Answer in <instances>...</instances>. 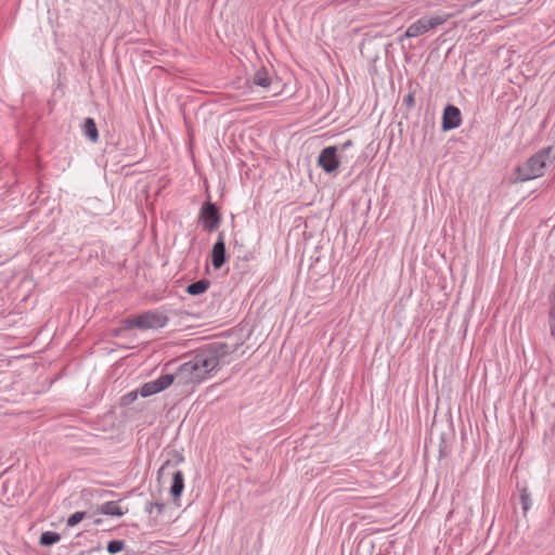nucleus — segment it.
I'll return each mask as SVG.
<instances>
[{"label": "nucleus", "mask_w": 555, "mask_h": 555, "mask_svg": "<svg viewBox=\"0 0 555 555\" xmlns=\"http://www.w3.org/2000/svg\"><path fill=\"white\" fill-rule=\"evenodd\" d=\"M101 514L108 515V516H122L126 512L121 509L118 502L116 501H109L103 503L99 508Z\"/></svg>", "instance_id": "12"}, {"label": "nucleus", "mask_w": 555, "mask_h": 555, "mask_svg": "<svg viewBox=\"0 0 555 555\" xmlns=\"http://www.w3.org/2000/svg\"><path fill=\"white\" fill-rule=\"evenodd\" d=\"M171 377L164 374L154 380L143 384L139 389V393L143 398L156 395L171 386Z\"/></svg>", "instance_id": "7"}, {"label": "nucleus", "mask_w": 555, "mask_h": 555, "mask_svg": "<svg viewBox=\"0 0 555 555\" xmlns=\"http://www.w3.org/2000/svg\"><path fill=\"white\" fill-rule=\"evenodd\" d=\"M184 489V477L181 470H176L172 474V483L170 487V493L175 500L179 499Z\"/></svg>", "instance_id": "11"}, {"label": "nucleus", "mask_w": 555, "mask_h": 555, "mask_svg": "<svg viewBox=\"0 0 555 555\" xmlns=\"http://www.w3.org/2000/svg\"><path fill=\"white\" fill-rule=\"evenodd\" d=\"M87 513L86 512H76L72 514L67 519V526L74 527L77 524H79L83 518H86Z\"/></svg>", "instance_id": "17"}, {"label": "nucleus", "mask_w": 555, "mask_h": 555, "mask_svg": "<svg viewBox=\"0 0 555 555\" xmlns=\"http://www.w3.org/2000/svg\"><path fill=\"white\" fill-rule=\"evenodd\" d=\"M164 508L165 504L159 502H147L145 505V512L149 514H152L154 509H156L157 514H162Z\"/></svg>", "instance_id": "18"}, {"label": "nucleus", "mask_w": 555, "mask_h": 555, "mask_svg": "<svg viewBox=\"0 0 555 555\" xmlns=\"http://www.w3.org/2000/svg\"><path fill=\"white\" fill-rule=\"evenodd\" d=\"M353 145V142L351 140H347L346 142L341 143L340 145H337L338 147V154L344 155V153Z\"/></svg>", "instance_id": "19"}, {"label": "nucleus", "mask_w": 555, "mask_h": 555, "mask_svg": "<svg viewBox=\"0 0 555 555\" xmlns=\"http://www.w3.org/2000/svg\"><path fill=\"white\" fill-rule=\"evenodd\" d=\"M462 124L461 111L454 105H447L442 114V130L448 131L460 127Z\"/></svg>", "instance_id": "8"}, {"label": "nucleus", "mask_w": 555, "mask_h": 555, "mask_svg": "<svg viewBox=\"0 0 555 555\" xmlns=\"http://www.w3.org/2000/svg\"><path fill=\"white\" fill-rule=\"evenodd\" d=\"M450 15L449 14H435L431 16H423L412 23L403 34V36L400 37V41H402L404 38H415L418 37L425 33H428L438 26L443 25L448 20Z\"/></svg>", "instance_id": "3"}, {"label": "nucleus", "mask_w": 555, "mask_h": 555, "mask_svg": "<svg viewBox=\"0 0 555 555\" xmlns=\"http://www.w3.org/2000/svg\"><path fill=\"white\" fill-rule=\"evenodd\" d=\"M126 322L128 327H138L143 330L160 328L168 323V318L163 313L149 311L137 318L128 319Z\"/></svg>", "instance_id": "4"}, {"label": "nucleus", "mask_w": 555, "mask_h": 555, "mask_svg": "<svg viewBox=\"0 0 555 555\" xmlns=\"http://www.w3.org/2000/svg\"><path fill=\"white\" fill-rule=\"evenodd\" d=\"M125 543L121 540H112L107 543L106 550L109 554L114 555L122 551Z\"/></svg>", "instance_id": "16"}, {"label": "nucleus", "mask_w": 555, "mask_h": 555, "mask_svg": "<svg viewBox=\"0 0 555 555\" xmlns=\"http://www.w3.org/2000/svg\"><path fill=\"white\" fill-rule=\"evenodd\" d=\"M521 505L522 509L526 512L530 507V499L527 494H521Z\"/></svg>", "instance_id": "21"}, {"label": "nucleus", "mask_w": 555, "mask_h": 555, "mask_svg": "<svg viewBox=\"0 0 555 555\" xmlns=\"http://www.w3.org/2000/svg\"><path fill=\"white\" fill-rule=\"evenodd\" d=\"M137 395H138V392H135V391L134 392H130L129 397H130L131 400H134L137 398Z\"/></svg>", "instance_id": "23"}, {"label": "nucleus", "mask_w": 555, "mask_h": 555, "mask_svg": "<svg viewBox=\"0 0 555 555\" xmlns=\"http://www.w3.org/2000/svg\"><path fill=\"white\" fill-rule=\"evenodd\" d=\"M199 219L207 231H215L219 227L221 220L216 204L206 202L201 208Z\"/></svg>", "instance_id": "6"}, {"label": "nucleus", "mask_w": 555, "mask_h": 555, "mask_svg": "<svg viewBox=\"0 0 555 555\" xmlns=\"http://www.w3.org/2000/svg\"><path fill=\"white\" fill-rule=\"evenodd\" d=\"M251 82L254 86L260 87L263 90H268L273 82V78L269 70H267L264 67H261L255 72Z\"/></svg>", "instance_id": "10"}, {"label": "nucleus", "mask_w": 555, "mask_h": 555, "mask_svg": "<svg viewBox=\"0 0 555 555\" xmlns=\"http://www.w3.org/2000/svg\"><path fill=\"white\" fill-rule=\"evenodd\" d=\"M344 157V155L338 154V147H336V145L326 146L321 151L319 155L318 165L326 173H332L339 167V164Z\"/></svg>", "instance_id": "5"}, {"label": "nucleus", "mask_w": 555, "mask_h": 555, "mask_svg": "<svg viewBox=\"0 0 555 555\" xmlns=\"http://www.w3.org/2000/svg\"><path fill=\"white\" fill-rule=\"evenodd\" d=\"M225 240L223 232H220L211 249V263L215 269H220L225 263Z\"/></svg>", "instance_id": "9"}, {"label": "nucleus", "mask_w": 555, "mask_h": 555, "mask_svg": "<svg viewBox=\"0 0 555 555\" xmlns=\"http://www.w3.org/2000/svg\"><path fill=\"white\" fill-rule=\"evenodd\" d=\"M61 540V535L54 531H44L39 540L42 546H51Z\"/></svg>", "instance_id": "15"}, {"label": "nucleus", "mask_w": 555, "mask_h": 555, "mask_svg": "<svg viewBox=\"0 0 555 555\" xmlns=\"http://www.w3.org/2000/svg\"><path fill=\"white\" fill-rule=\"evenodd\" d=\"M209 284H210L209 281H207L205 279L198 280V281L188 285L186 293L192 296L201 295L208 289Z\"/></svg>", "instance_id": "14"}, {"label": "nucleus", "mask_w": 555, "mask_h": 555, "mask_svg": "<svg viewBox=\"0 0 555 555\" xmlns=\"http://www.w3.org/2000/svg\"><path fill=\"white\" fill-rule=\"evenodd\" d=\"M550 321H551V334L552 336H555V317H553V309L550 313Z\"/></svg>", "instance_id": "22"}, {"label": "nucleus", "mask_w": 555, "mask_h": 555, "mask_svg": "<svg viewBox=\"0 0 555 555\" xmlns=\"http://www.w3.org/2000/svg\"><path fill=\"white\" fill-rule=\"evenodd\" d=\"M222 345H216L195 354L190 361L181 364L173 374H166L172 378L171 385L180 388V393L192 392L198 384L209 377L210 373L220 364L224 354Z\"/></svg>", "instance_id": "1"}, {"label": "nucleus", "mask_w": 555, "mask_h": 555, "mask_svg": "<svg viewBox=\"0 0 555 555\" xmlns=\"http://www.w3.org/2000/svg\"><path fill=\"white\" fill-rule=\"evenodd\" d=\"M83 133L91 141L96 142L99 140V131L95 121L92 118H87L83 122Z\"/></svg>", "instance_id": "13"}, {"label": "nucleus", "mask_w": 555, "mask_h": 555, "mask_svg": "<svg viewBox=\"0 0 555 555\" xmlns=\"http://www.w3.org/2000/svg\"><path fill=\"white\" fill-rule=\"evenodd\" d=\"M551 152V146L542 149L524 164L518 165L515 169V177L512 179V182L520 183L542 177L550 163Z\"/></svg>", "instance_id": "2"}, {"label": "nucleus", "mask_w": 555, "mask_h": 555, "mask_svg": "<svg viewBox=\"0 0 555 555\" xmlns=\"http://www.w3.org/2000/svg\"><path fill=\"white\" fill-rule=\"evenodd\" d=\"M414 102H415V100H414V95L412 93L406 94L403 99V103L408 107H412L414 105Z\"/></svg>", "instance_id": "20"}]
</instances>
